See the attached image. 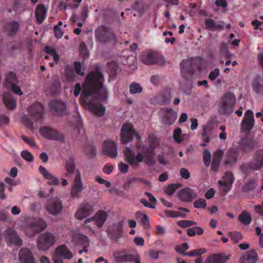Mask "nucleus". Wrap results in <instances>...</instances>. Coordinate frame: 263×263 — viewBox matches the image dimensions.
<instances>
[{
    "label": "nucleus",
    "instance_id": "nucleus-1",
    "mask_svg": "<svg viewBox=\"0 0 263 263\" xmlns=\"http://www.w3.org/2000/svg\"><path fill=\"white\" fill-rule=\"evenodd\" d=\"M82 87L80 83H76L73 93L78 97L80 91L81 102L87 106L93 114L102 117L105 112V107L101 102L106 101L108 99V91L103 86V83H82Z\"/></svg>",
    "mask_w": 263,
    "mask_h": 263
},
{
    "label": "nucleus",
    "instance_id": "nucleus-2",
    "mask_svg": "<svg viewBox=\"0 0 263 263\" xmlns=\"http://www.w3.org/2000/svg\"><path fill=\"white\" fill-rule=\"evenodd\" d=\"M137 148H142L144 151L138 152L137 155L132 151L130 148L126 147L124 150V154L125 155V160L132 167H137L139 166V163L143 161L148 165H153L155 164L154 160V152L155 146L153 143L148 146L143 145L142 147L140 145L137 146Z\"/></svg>",
    "mask_w": 263,
    "mask_h": 263
},
{
    "label": "nucleus",
    "instance_id": "nucleus-3",
    "mask_svg": "<svg viewBox=\"0 0 263 263\" xmlns=\"http://www.w3.org/2000/svg\"><path fill=\"white\" fill-rule=\"evenodd\" d=\"M202 61L203 59L200 57L182 60L180 64L182 77L186 80L190 79L196 70H200Z\"/></svg>",
    "mask_w": 263,
    "mask_h": 263
},
{
    "label": "nucleus",
    "instance_id": "nucleus-4",
    "mask_svg": "<svg viewBox=\"0 0 263 263\" xmlns=\"http://www.w3.org/2000/svg\"><path fill=\"white\" fill-rule=\"evenodd\" d=\"M27 229L26 235L31 237L35 236L37 232H41L47 227L46 222L41 218L28 217L26 219Z\"/></svg>",
    "mask_w": 263,
    "mask_h": 263
},
{
    "label": "nucleus",
    "instance_id": "nucleus-5",
    "mask_svg": "<svg viewBox=\"0 0 263 263\" xmlns=\"http://www.w3.org/2000/svg\"><path fill=\"white\" fill-rule=\"evenodd\" d=\"M96 42L106 43L110 41H116V35L111 29L105 26L98 27L95 31Z\"/></svg>",
    "mask_w": 263,
    "mask_h": 263
},
{
    "label": "nucleus",
    "instance_id": "nucleus-6",
    "mask_svg": "<svg viewBox=\"0 0 263 263\" xmlns=\"http://www.w3.org/2000/svg\"><path fill=\"white\" fill-rule=\"evenodd\" d=\"M236 98L233 93L227 92L222 97L219 107L222 114H229L233 111Z\"/></svg>",
    "mask_w": 263,
    "mask_h": 263
},
{
    "label": "nucleus",
    "instance_id": "nucleus-7",
    "mask_svg": "<svg viewBox=\"0 0 263 263\" xmlns=\"http://www.w3.org/2000/svg\"><path fill=\"white\" fill-rule=\"evenodd\" d=\"M112 255L118 262L132 261L141 263L140 256L137 253L131 254L125 249L117 250L114 252Z\"/></svg>",
    "mask_w": 263,
    "mask_h": 263
},
{
    "label": "nucleus",
    "instance_id": "nucleus-8",
    "mask_svg": "<svg viewBox=\"0 0 263 263\" xmlns=\"http://www.w3.org/2000/svg\"><path fill=\"white\" fill-rule=\"evenodd\" d=\"M135 136L138 141L141 140V136L136 132L131 123H125L122 126L121 130V140L123 144H126L132 140Z\"/></svg>",
    "mask_w": 263,
    "mask_h": 263
},
{
    "label": "nucleus",
    "instance_id": "nucleus-9",
    "mask_svg": "<svg viewBox=\"0 0 263 263\" xmlns=\"http://www.w3.org/2000/svg\"><path fill=\"white\" fill-rule=\"evenodd\" d=\"M55 237L50 232L41 234L37 239V248L41 250H46L54 244Z\"/></svg>",
    "mask_w": 263,
    "mask_h": 263
},
{
    "label": "nucleus",
    "instance_id": "nucleus-10",
    "mask_svg": "<svg viewBox=\"0 0 263 263\" xmlns=\"http://www.w3.org/2000/svg\"><path fill=\"white\" fill-rule=\"evenodd\" d=\"M107 216L108 214L106 212L102 210H99L96 213L93 217L87 218L84 221L85 227L90 229V226L88 223L94 222L97 227L100 228L104 225Z\"/></svg>",
    "mask_w": 263,
    "mask_h": 263
},
{
    "label": "nucleus",
    "instance_id": "nucleus-11",
    "mask_svg": "<svg viewBox=\"0 0 263 263\" xmlns=\"http://www.w3.org/2000/svg\"><path fill=\"white\" fill-rule=\"evenodd\" d=\"M263 167V149L256 152L253 159L249 163L243 164L242 168L249 170H259Z\"/></svg>",
    "mask_w": 263,
    "mask_h": 263
},
{
    "label": "nucleus",
    "instance_id": "nucleus-12",
    "mask_svg": "<svg viewBox=\"0 0 263 263\" xmlns=\"http://www.w3.org/2000/svg\"><path fill=\"white\" fill-rule=\"evenodd\" d=\"M40 133L44 137L48 139L61 141H63L64 140V137L63 134L60 133L55 129L49 126L41 127Z\"/></svg>",
    "mask_w": 263,
    "mask_h": 263
},
{
    "label": "nucleus",
    "instance_id": "nucleus-13",
    "mask_svg": "<svg viewBox=\"0 0 263 263\" xmlns=\"http://www.w3.org/2000/svg\"><path fill=\"white\" fill-rule=\"evenodd\" d=\"M83 184L81 179V173L79 171H76L73 183L71 185L70 195L72 198H79L80 194L83 190Z\"/></svg>",
    "mask_w": 263,
    "mask_h": 263
},
{
    "label": "nucleus",
    "instance_id": "nucleus-14",
    "mask_svg": "<svg viewBox=\"0 0 263 263\" xmlns=\"http://www.w3.org/2000/svg\"><path fill=\"white\" fill-rule=\"evenodd\" d=\"M161 58L160 55L153 51L143 52L140 56L141 62L146 65L158 64L161 61Z\"/></svg>",
    "mask_w": 263,
    "mask_h": 263
},
{
    "label": "nucleus",
    "instance_id": "nucleus-15",
    "mask_svg": "<svg viewBox=\"0 0 263 263\" xmlns=\"http://www.w3.org/2000/svg\"><path fill=\"white\" fill-rule=\"evenodd\" d=\"M46 209L49 214L52 215H58L61 213L63 205L59 199L53 198L47 201Z\"/></svg>",
    "mask_w": 263,
    "mask_h": 263
},
{
    "label": "nucleus",
    "instance_id": "nucleus-16",
    "mask_svg": "<svg viewBox=\"0 0 263 263\" xmlns=\"http://www.w3.org/2000/svg\"><path fill=\"white\" fill-rule=\"evenodd\" d=\"M30 116L36 121H41L43 119L44 106L40 102H36L31 105L28 109Z\"/></svg>",
    "mask_w": 263,
    "mask_h": 263
},
{
    "label": "nucleus",
    "instance_id": "nucleus-17",
    "mask_svg": "<svg viewBox=\"0 0 263 263\" xmlns=\"http://www.w3.org/2000/svg\"><path fill=\"white\" fill-rule=\"evenodd\" d=\"M254 125V114L252 110H248L241 123V130L243 132H250Z\"/></svg>",
    "mask_w": 263,
    "mask_h": 263
},
{
    "label": "nucleus",
    "instance_id": "nucleus-18",
    "mask_svg": "<svg viewBox=\"0 0 263 263\" xmlns=\"http://www.w3.org/2000/svg\"><path fill=\"white\" fill-rule=\"evenodd\" d=\"M93 211L94 208L92 204L90 203H82L75 214V217L78 219H83L91 214Z\"/></svg>",
    "mask_w": 263,
    "mask_h": 263
},
{
    "label": "nucleus",
    "instance_id": "nucleus-19",
    "mask_svg": "<svg viewBox=\"0 0 263 263\" xmlns=\"http://www.w3.org/2000/svg\"><path fill=\"white\" fill-rule=\"evenodd\" d=\"M222 179V180L218 181V184L223 187L222 192L224 194H227L232 187V185L234 181V177L233 174L228 171L225 173Z\"/></svg>",
    "mask_w": 263,
    "mask_h": 263
},
{
    "label": "nucleus",
    "instance_id": "nucleus-20",
    "mask_svg": "<svg viewBox=\"0 0 263 263\" xmlns=\"http://www.w3.org/2000/svg\"><path fill=\"white\" fill-rule=\"evenodd\" d=\"M123 226V222L122 221H119L114 223L112 228L107 229L108 235L111 238H114L116 241H118L122 236Z\"/></svg>",
    "mask_w": 263,
    "mask_h": 263
},
{
    "label": "nucleus",
    "instance_id": "nucleus-21",
    "mask_svg": "<svg viewBox=\"0 0 263 263\" xmlns=\"http://www.w3.org/2000/svg\"><path fill=\"white\" fill-rule=\"evenodd\" d=\"M5 238L9 244L21 246L22 245V240L12 229H8L5 232Z\"/></svg>",
    "mask_w": 263,
    "mask_h": 263
},
{
    "label": "nucleus",
    "instance_id": "nucleus-22",
    "mask_svg": "<svg viewBox=\"0 0 263 263\" xmlns=\"http://www.w3.org/2000/svg\"><path fill=\"white\" fill-rule=\"evenodd\" d=\"M49 106L51 111L58 115H62L66 111V105L61 100H52L49 102Z\"/></svg>",
    "mask_w": 263,
    "mask_h": 263
},
{
    "label": "nucleus",
    "instance_id": "nucleus-23",
    "mask_svg": "<svg viewBox=\"0 0 263 263\" xmlns=\"http://www.w3.org/2000/svg\"><path fill=\"white\" fill-rule=\"evenodd\" d=\"M21 263H35V258L32 252L28 249L22 248L18 253Z\"/></svg>",
    "mask_w": 263,
    "mask_h": 263
},
{
    "label": "nucleus",
    "instance_id": "nucleus-24",
    "mask_svg": "<svg viewBox=\"0 0 263 263\" xmlns=\"http://www.w3.org/2000/svg\"><path fill=\"white\" fill-rule=\"evenodd\" d=\"M103 151L104 154L111 158H116L117 156V147L114 141H106L103 144Z\"/></svg>",
    "mask_w": 263,
    "mask_h": 263
},
{
    "label": "nucleus",
    "instance_id": "nucleus-25",
    "mask_svg": "<svg viewBox=\"0 0 263 263\" xmlns=\"http://www.w3.org/2000/svg\"><path fill=\"white\" fill-rule=\"evenodd\" d=\"M157 102L161 105L168 104L171 102V89L165 88L159 95L156 97Z\"/></svg>",
    "mask_w": 263,
    "mask_h": 263
},
{
    "label": "nucleus",
    "instance_id": "nucleus-26",
    "mask_svg": "<svg viewBox=\"0 0 263 263\" xmlns=\"http://www.w3.org/2000/svg\"><path fill=\"white\" fill-rule=\"evenodd\" d=\"M197 197V195L192 189L189 187L183 189L178 193V197L181 201L184 202L190 201Z\"/></svg>",
    "mask_w": 263,
    "mask_h": 263
},
{
    "label": "nucleus",
    "instance_id": "nucleus-27",
    "mask_svg": "<svg viewBox=\"0 0 263 263\" xmlns=\"http://www.w3.org/2000/svg\"><path fill=\"white\" fill-rule=\"evenodd\" d=\"M229 258L230 255L224 253L212 254L205 259L204 263H225Z\"/></svg>",
    "mask_w": 263,
    "mask_h": 263
},
{
    "label": "nucleus",
    "instance_id": "nucleus-28",
    "mask_svg": "<svg viewBox=\"0 0 263 263\" xmlns=\"http://www.w3.org/2000/svg\"><path fill=\"white\" fill-rule=\"evenodd\" d=\"M103 73L98 69L90 71L86 76L84 82H103Z\"/></svg>",
    "mask_w": 263,
    "mask_h": 263
},
{
    "label": "nucleus",
    "instance_id": "nucleus-29",
    "mask_svg": "<svg viewBox=\"0 0 263 263\" xmlns=\"http://www.w3.org/2000/svg\"><path fill=\"white\" fill-rule=\"evenodd\" d=\"M257 258V254L254 250H252L242 254L239 263H255Z\"/></svg>",
    "mask_w": 263,
    "mask_h": 263
},
{
    "label": "nucleus",
    "instance_id": "nucleus-30",
    "mask_svg": "<svg viewBox=\"0 0 263 263\" xmlns=\"http://www.w3.org/2000/svg\"><path fill=\"white\" fill-rule=\"evenodd\" d=\"M19 28V24L17 21H12L5 24L4 31L8 35L14 36Z\"/></svg>",
    "mask_w": 263,
    "mask_h": 263
},
{
    "label": "nucleus",
    "instance_id": "nucleus-31",
    "mask_svg": "<svg viewBox=\"0 0 263 263\" xmlns=\"http://www.w3.org/2000/svg\"><path fill=\"white\" fill-rule=\"evenodd\" d=\"M2 99L6 108L9 110H14L16 108V100L12 97L10 92H4Z\"/></svg>",
    "mask_w": 263,
    "mask_h": 263
},
{
    "label": "nucleus",
    "instance_id": "nucleus-32",
    "mask_svg": "<svg viewBox=\"0 0 263 263\" xmlns=\"http://www.w3.org/2000/svg\"><path fill=\"white\" fill-rule=\"evenodd\" d=\"M239 147L244 152H249L254 148V141L248 136L243 137L241 139Z\"/></svg>",
    "mask_w": 263,
    "mask_h": 263
},
{
    "label": "nucleus",
    "instance_id": "nucleus-33",
    "mask_svg": "<svg viewBox=\"0 0 263 263\" xmlns=\"http://www.w3.org/2000/svg\"><path fill=\"white\" fill-rule=\"evenodd\" d=\"M39 171L46 179L49 180V184L53 185H58L59 184V180L58 178L49 173L46 168L43 166H40L39 168Z\"/></svg>",
    "mask_w": 263,
    "mask_h": 263
},
{
    "label": "nucleus",
    "instance_id": "nucleus-34",
    "mask_svg": "<svg viewBox=\"0 0 263 263\" xmlns=\"http://www.w3.org/2000/svg\"><path fill=\"white\" fill-rule=\"evenodd\" d=\"M47 9L43 4L39 5L35 9V15L38 24L43 22L46 17Z\"/></svg>",
    "mask_w": 263,
    "mask_h": 263
},
{
    "label": "nucleus",
    "instance_id": "nucleus-35",
    "mask_svg": "<svg viewBox=\"0 0 263 263\" xmlns=\"http://www.w3.org/2000/svg\"><path fill=\"white\" fill-rule=\"evenodd\" d=\"M65 167L67 173L66 175L67 177H71V175L74 173H75L76 175V171H78L76 169L74 159L72 157H69V158L66 160Z\"/></svg>",
    "mask_w": 263,
    "mask_h": 263
},
{
    "label": "nucleus",
    "instance_id": "nucleus-36",
    "mask_svg": "<svg viewBox=\"0 0 263 263\" xmlns=\"http://www.w3.org/2000/svg\"><path fill=\"white\" fill-rule=\"evenodd\" d=\"M164 116L163 121L165 124L168 125L173 124L177 118V114L171 108H166Z\"/></svg>",
    "mask_w": 263,
    "mask_h": 263
},
{
    "label": "nucleus",
    "instance_id": "nucleus-37",
    "mask_svg": "<svg viewBox=\"0 0 263 263\" xmlns=\"http://www.w3.org/2000/svg\"><path fill=\"white\" fill-rule=\"evenodd\" d=\"M55 252L59 256L65 259H69L72 257V253L64 245L58 247L55 249Z\"/></svg>",
    "mask_w": 263,
    "mask_h": 263
},
{
    "label": "nucleus",
    "instance_id": "nucleus-38",
    "mask_svg": "<svg viewBox=\"0 0 263 263\" xmlns=\"http://www.w3.org/2000/svg\"><path fill=\"white\" fill-rule=\"evenodd\" d=\"M237 154L233 149H229L226 156L224 163L226 164L235 163L237 161Z\"/></svg>",
    "mask_w": 263,
    "mask_h": 263
},
{
    "label": "nucleus",
    "instance_id": "nucleus-39",
    "mask_svg": "<svg viewBox=\"0 0 263 263\" xmlns=\"http://www.w3.org/2000/svg\"><path fill=\"white\" fill-rule=\"evenodd\" d=\"M118 65L114 62H111L108 66L109 80L108 81H114L117 74Z\"/></svg>",
    "mask_w": 263,
    "mask_h": 263
},
{
    "label": "nucleus",
    "instance_id": "nucleus-40",
    "mask_svg": "<svg viewBox=\"0 0 263 263\" xmlns=\"http://www.w3.org/2000/svg\"><path fill=\"white\" fill-rule=\"evenodd\" d=\"M238 220L244 225H248L252 221V216L249 213L244 211L238 216Z\"/></svg>",
    "mask_w": 263,
    "mask_h": 263
},
{
    "label": "nucleus",
    "instance_id": "nucleus-41",
    "mask_svg": "<svg viewBox=\"0 0 263 263\" xmlns=\"http://www.w3.org/2000/svg\"><path fill=\"white\" fill-rule=\"evenodd\" d=\"M220 54L228 59L231 58L233 56V54L229 51L227 44L225 43H222L220 45Z\"/></svg>",
    "mask_w": 263,
    "mask_h": 263
},
{
    "label": "nucleus",
    "instance_id": "nucleus-42",
    "mask_svg": "<svg viewBox=\"0 0 263 263\" xmlns=\"http://www.w3.org/2000/svg\"><path fill=\"white\" fill-rule=\"evenodd\" d=\"M207 252V250L205 248H200L198 249H195L192 250L191 251L187 252L185 254V256H190V257H197V256H201V255Z\"/></svg>",
    "mask_w": 263,
    "mask_h": 263
},
{
    "label": "nucleus",
    "instance_id": "nucleus-43",
    "mask_svg": "<svg viewBox=\"0 0 263 263\" xmlns=\"http://www.w3.org/2000/svg\"><path fill=\"white\" fill-rule=\"evenodd\" d=\"M80 54L84 60L87 59L89 57V52L84 42H81L80 44Z\"/></svg>",
    "mask_w": 263,
    "mask_h": 263
},
{
    "label": "nucleus",
    "instance_id": "nucleus-44",
    "mask_svg": "<svg viewBox=\"0 0 263 263\" xmlns=\"http://www.w3.org/2000/svg\"><path fill=\"white\" fill-rule=\"evenodd\" d=\"M180 186V184L177 183L169 184L165 189V193L168 195H172Z\"/></svg>",
    "mask_w": 263,
    "mask_h": 263
},
{
    "label": "nucleus",
    "instance_id": "nucleus-45",
    "mask_svg": "<svg viewBox=\"0 0 263 263\" xmlns=\"http://www.w3.org/2000/svg\"><path fill=\"white\" fill-rule=\"evenodd\" d=\"M142 216L141 223L144 229H147L149 227V221L148 216L145 214H142L141 212H138L136 213V216Z\"/></svg>",
    "mask_w": 263,
    "mask_h": 263
},
{
    "label": "nucleus",
    "instance_id": "nucleus-46",
    "mask_svg": "<svg viewBox=\"0 0 263 263\" xmlns=\"http://www.w3.org/2000/svg\"><path fill=\"white\" fill-rule=\"evenodd\" d=\"M211 160V155L210 152L207 149H204L203 153V161L206 167L209 166Z\"/></svg>",
    "mask_w": 263,
    "mask_h": 263
},
{
    "label": "nucleus",
    "instance_id": "nucleus-47",
    "mask_svg": "<svg viewBox=\"0 0 263 263\" xmlns=\"http://www.w3.org/2000/svg\"><path fill=\"white\" fill-rule=\"evenodd\" d=\"M142 88L139 83H131L129 86V91L132 94L140 93L142 91Z\"/></svg>",
    "mask_w": 263,
    "mask_h": 263
},
{
    "label": "nucleus",
    "instance_id": "nucleus-48",
    "mask_svg": "<svg viewBox=\"0 0 263 263\" xmlns=\"http://www.w3.org/2000/svg\"><path fill=\"white\" fill-rule=\"evenodd\" d=\"M189 247L188 244L186 242H184L181 245L176 246L175 248V250L178 253L185 256L186 253L185 252L186 250L189 249Z\"/></svg>",
    "mask_w": 263,
    "mask_h": 263
},
{
    "label": "nucleus",
    "instance_id": "nucleus-49",
    "mask_svg": "<svg viewBox=\"0 0 263 263\" xmlns=\"http://www.w3.org/2000/svg\"><path fill=\"white\" fill-rule=\"evenodd\" d=\"M165 213L166 216L168 217L175 218L181 217L182 218H185L186 217L185 214H181L179 212L174 211L166 210Z\"/></svg>",
    "mask_w": 263,
    "mask_h": 263
},
{
    "label": "nucleus",
    "instance_id": "nucleus-50",
    "mask_svg": "<svg viewBox=\"0 0 263 263\" xmlns=\"http://www.w3.org/2000/svg\"><path fill=\"white\" fill-rule=\"evenodd\" d=\"M21 157L28 162H32L34 160V157L28 151H23L21 153Z\"/></svg>",
    "mask_w": 263,
    "mask_h": 263
},
{
    "label": "nucleus",
    "instance_id": "nucleus-51",
    "mask_svg": "<svg viewBox=\"0 0 263 263\" xmlns=\"http://www.w3.org/2000/svg\"><path fill=\"white\" fill-rule=\"evenodd\" d=\"M182 130L180 128H177L175 129L173 133V138L174 140L178 143H180L183 139L181 138Z\"/></svg>",
    "mask_w": 263,
    "mask_h": 263
},
{
    "label": "nucleus",
    "instance_id": "nucleus-52",
    "mask_svg": "<svg viewBox=\"0 0 263 263\" xmlns=\"http://www.w3.org/2000/svg\"><path fill=\"white\" fill-rule=\"evenodd\" d=\"M194 206L195 208L205 209L206 206V203L204 199L200 198L194 202Z\"/></svg>",
    "mask_w": 263,
    "mask_h": 263
},
{
    "label": "nucleus",
    "instance_id": "nucleus-53",
    "mask_svg": "<svg viewBox=\"0 0 263 263\" xmlns=\"http://www.w3.org/2000/svg\"><path fill=\"white\" fill-rule=\"evenodd\" d=\"M256 185V182L253 180H250L245 184L243 189L245 191H251L255 189Z\"/></svg>",
    "mask_w": 263,
    "mask_h": 263
},
{
    "label": "nucleus",
    "instance_id": "nucleus-54",
    "mask_svg": "<svg viewBox=\"0 0 263 263\" xmlns=\"http://www.w3.org/2000/svg\"><path fill=\"white\" fill-rule=\"evenodd\" d=\"M178 225L181 228H187L190 226L195 225L196 222L191 220H180L177 223Z\"/></svg>",
    "mask_w": 263,
    "mask_h": 263
},
{
    "label": "nucleus",
    "instance_id": "nucleus-55",
    "mask_svg": "<svg viewBox=\"0 0 263 263\" xmlns=\"http://www.w3.org/2000/svg\"><path fill=\"white\" fill-rule=\"evenodd\" d=\"M17 77L15 72L9 71L6 75V82H15Z\"/></svg>",
    "mask_w": 263,
    "mask_h": 263
},
{
    "label": "nucleus",
    "instance_id": "nucleus-56",
    "mask_svg": "<svg viewBox=\"0 0 263 263\" xmlns=\"http://www.w3.org/2000/svg\"><path fill=\"white\" fill-rule=\"evenodd\" d=\"M8 84H11V90L14 93L18 95H22V92L18 86H17L16 83H4V86L7 87Z\"/></svg>",
    "mask_w": 263,
    "mask_h": 263
},
{
    "label": "nucleus",
    "instance_id": "nucleus-57",
    "mask_svg": "<svg viewBox=\"0 0 263 263\" xmlns=\"http://www.w3.org/2000/svg\"><path fill=\"white\" fill-rule=\"evenodd\" d=\"M253 90L257 94L263 93V83H252Z\"/></svg>",
    "mask_w": 263,
    "mask_h": 263
},
{
    "label": "nucleus",
    "instance_id": "nucleus-58",
    "mask_svg": "<svg viewBox=\"0 0 263 263\" xmlns=\"http://www.w3.org/2000/svg\"><path fill=\"white\" fill-rule=\"evenodd\" d=\"M231 239L235 242L237 243L241 239V236L239 232H233L229 234Z\"/></svg>",
    "mask_w": 263,
    "mask_h": 263
},
{
    "label": "nucleus",
    "instance_id": "nucleus-59",
    "mask_svg": "<svg viewBox=\"0 0 263 263\" xmlns=\"http://www.w3.org/2000/svg\"><path fill=\"white\" fill-rule=\"evenodd\" d=\"M223 155V151L220 150V149L217 150L214 153L212 160H215L218 161L220 162Z\"/></svg>",
    "mask_w": 263,
    "mask_h": 263
},
{
    "label": "nucleus",
    "instance_id": "nucleus-60",
    "mask_svg": "<svg viewBox=\"0 0 263 263\" xmlns=\"http://www.w3.org/2000/svg\"><path fill=\"white\" fill-rule=\"evenodd\" d=\"M21 138H22V140L25 142L27 143L30 146L33 147H36V144H35V142H34V141L33 140L30 139L28 138V137H25L24 135H22L21 136Z\"/></svg>",
    "mask_w": 263,
    "mask_h": 263
},
{
    "label": "nucleus",
    "instance_id": "nucleus-61",
    "mask_svg": "<svg viewBox=\"0 0 263 263\" xmlns=\"http://www.w3.org/2000/svg\"><path fill=\"white\" fill-rule=\"evenodd\" d=\"M205 25L210 30H213L216 28L215 23L212 19H206L205 21Z\"/></svg>",
    "mask_w": 263,
    "mask_h": 263
},
{
    "label": "nucleus",
    "instance_id": "nucleus-62",
    "mask_svg": "<svg viewBox=\"0 0 263 263\" xmlns=\"http://www.w3.org/2000/svg\"><path fill=\"white\" fill-rule=\"evenodd\" d=\"M118 167L120 170V171L122 173H126L127 172L128 169H129V166L128 164H125L122 162H121L118 164Z\"/></svg>",
    "mask_w": 263,
    "mask_h": 263
},
{
    "label": "nucleus",
    "instance_id": "nucleus-63",
    "mask_svg": "<svg viewBox=\"0 0 263 263\" xmlns=\"http://www.w3.org/2000/svg\"><path fill=\"white\" fill-rule=\"evenodd\" d=\"M219 74V69L218 68H216L210 72L209 76V78L211 81H213L217 77Z\"/></svg>",
    "mask_w": 263,
    "mask_h": 263
},
{
    "label": "nucleus",
    "instance_id": "nucleus-64",
    "mask_svg": "<svg viewBox=\"0 0 263 263\" xmlns=\"http://www.w3.org/2000/svg\"><path fill=\"white\" fill-rule=\"evenodd\" d=\"M180 173L181 177L185 179H187L190 177V173L189 171L185 168H181Z\"/></svg>",
    "mask_w": 263,
    "mask_h": 263
}]
</instances>
